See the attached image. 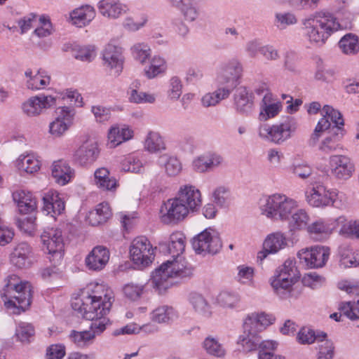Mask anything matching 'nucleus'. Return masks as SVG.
<instances>
[{
    "label": "nucleus",
    "instance_id": "nucleus-36",
    "mask_svg": "<svg viewBox=\"0 0 359 359\" xmlns=\"http://www.w3.org/2000/svg\"><path fill=\"white\" fill-rule=\"evenodd\" d=\"M271 95L269 93H266L262 99L259 116L264 121L275 117L282 108L280 102L271 103Z\"/></svg>",
    "mask_w": 359,
    "mask_h": 359
},
{
    "label": "nucleus",
    "instance_id": "nucleus-12",
    "mask_svg": "<svg viewBox=\"0 0 359 359\" xmlns=\"http://www.w3.org/2000/svg\"><path fill=\"white\" fill-rule=\"evenodd\" d=\"M187 206L177 197L168 199L161 208V220L165 224H175L182 221L189 214Z\"/></svg>",
    "mask_w": 359,
    "mask_h": 359
},
{
    "label": "nucleus",
    "instance_id": "nucleus-51",
    "mask_svg": "<svg viewBox=\"0 0 359 359\" xmlns=\"http://www.w3.org/2000/svg\"><path fill=\"white\" fill-rule=\"evenodd\" d=\"M318 343L320 344L318 345L317 359H333L334 356L333 342L326 338H321Z\"/></svg>",
    "mask_w": 359,
    "mask_h": 359
},
{
    "label": "nucleus",
    "instance_id": "nucleus-48",
    "mask_svg": "<svg viewBox=\"0 0 359 359\" xmlns=\"http://www.w3.org/2000/svg\"><path fill=\"white\" fill-rule=\"evenodd\" d=\"M69 337L78 347L83 348L93 343L95 334L89 330L83 332L72 330Z\"/></svg>",
    "mask_w": 359,
    "mask_h": 359
},
{
    "label": "nucleus",
    "instance_id": "nucleus-44",
    "mask_svg": "<svg viewBox=\"0 0 359 359\" xmlns=\"http://www.w3.org/2000/svg\"><path fill=\"white\" fill-rule=\"evenodd\" d=\"M326 337L327 334L324 332L316 333L313 330L304 327L299 331L297 339L301 344H311Z\"/></svg>",
    "mask_w": 359,
    "mask_h": 359
},
{
    "label": "nucleus",
    "instance_id": "nucleus-33",
    "mask_svg": "<svg viewBox=\"0 0 359 359\" xmlns=\"http://www.w3.org/2000/svg\"><path fill=\"white\" fill-rule=\"evenodd\" d=\"M74 175V170L63 161H55L52 165V176L60 185L68 183Z\"/></svg>",
    "mask_w": 359,
    "mask_h": 359
},
{
    "label": "nucleus",
    "instance_id": "nucleus-4",
    "mask_svg": "<svg viewBox=\"0 0 359 359\" xmlns=\"http://www.w3.org/2000/svg\"><path fill=\"white\" fill-rule=\"evenodd\" d=\"M306 34L311 43L322 45L328 37L340 29V24L330 14H323L303 22Z\"/></svg>",
    "mask_w": 359,
    "mask_h": 359
},
{
    "label": "nucleus",
    "instance_id": "nucleus-38",
    "mask_svg": "<svg viewBox=\"0 0 359 359\" xmlns=\"http://www.w3.org/2000/svg\"><path fill=\"white\" fill-rule=\"evenodd\" d=\"M18 168L28 174H32L40 169L39 161L32 154L20 155L16 161Z\"/></svg>",
    "mask_w": 359,
    "mask_h": 359
},
{
    "label": "nucleus",
    "instance_id": "nucleus-21",
    "mask_svg": "<svg viewBox=\"0 0 359 359\" xmlns=\"http://www.w3.org/2000/svg\"><path fill=\"white\" fill-rule=\"evenodd\" d=\"M177 198L187 206L189 211H196L201 205L200 191L191 185L181 187Z\"/></svg>",
    "mask_w": 359,
    "mask_h": 359
},
{
    "label": "nucleus",
    "instance_id": "nucleus-23",
    "mask_svg": "<svg viewBox=\"0 0 359 359\" xmlns=\"http://www.w3.org/2000/svg\"><path fill=\"white\" fill-rule=\"evenodd\" d=\"M233 104L237 112L249 115L253 110L254 102L252 93L245 86L236 88L233 94Z\"/></svg>",
    "mask_w": 359,
    "mask_h": 359
},
{
    "label": "nucleus",
    "instance_id": "nucleus-28",
    "mask_svg": "<svg viewBox=\"0 0 359 359\" xmlns=\"http://www.w3.org/2000/svg\"><path fill=\"white\" fill-rule=\"evenodd\" d=\"M13 198L20 213L31 214L36 210V201L32 193L23 190L16 191L13 194Z\"/></svg>",
    "mask_w": 359,
    "mask_h": 359
},
{
    "label": "nucleus",
    "instance_id": "nucleus-18",
    "mask_svg": "<svg viewBox=\"0 0 359 359\" xmlns=\"http://www.w3.org/2000/svg\"><path fill=\"white\" fill-rule=\"evenodd\" d=\"M331 173L339 180L350 178L354 170V164L347 156L333 155L330 158Z\"/></svg>",
    "mask_w": 359,
    "mask_h": 359
},
{
    "label": "nucleus",
    "instance_id": "nucleus-7",
    "mask_svg": "<svg viewBox=\"0 0 359 359\" xmlns=\"http://www.w3.org/2000/svg\"><path fill=\"white\" fill-rule=\"evenodd\" d=\"M297 123L293 117L287 116L283 122L272 126L263 125L259 128L261 138L276 144H281L295 133Z\"/></svg>",
    "mask_w": 359,
    "mask_h": 359
},
{
    "label": "nucleus",
    "instance_id": "nucleus-42",
    "mask_svg": "<svg viewBox=\"0 0 359 359\" xmlns=\"http://www.w3.org/2000/svg\"><path fill=\"white\" fill-rule=\"evenodd\" d=\"M172 5L180 9L189 21L195 20L198 15L192 0H169Z\"/></svg>",
    "mask_w": 359,
    "mask_h": 359
},
{
    "label": "nucleus",
    "instance_id": "nucleus-24",
    "mask_svg": "<svg viewBox=\"0 0 359 359\" xmlns=\"http://www.w3.org/2000/svg\"><path fill=\"white\" fill-rule=\"evenodd\" d=\"M287 245L285 236L280 232L269 235L263 243V250L257 254V261L262 262L270 253H276Z\"/></svg>",
    "mask_w": 359,
    "mask_h": 359
},
{
    "label": "nucleus",
    "instance_id": "nucleus-50",
    "mask_svg": "<svg viewBox=\"0 0 359 359\" xmlns=\"http://www.w3.org/2000/svg\"><path fill=\"white\" fill-rule=\"evenodd\" d=\"M173 309L168 306H162L154 309L151 313V320L158 323H168L173 317Z\"/></svg>",
    "mask_w": 359,
    "mask_h": 359
},
{
    "label": "nucleus",
    "instance_id": "nucleus-43",
    "mask_svg": "<svg viewBox=\"0 0 359 359\" xmlns=\"http://www.w3.org/2000/svg\"><path fill=\"white\" fill-rule=\"evenodd\" d=\"M341 51L346 55H354L359 51L358 37L351 33L344 35L339 42Z\"/></svg>",
    "mask_w": 359,
    "mask_h": 359
},
{
    "label": "nucleus",
    "instance_id": "nucleus-40",
    "mask_svg": "<svg viewBox=\"0 0 359 359\" xmlns=\"http://www.w3.org/2000/svg\"><path fill=\"white\" fill-rule=\"evenodd\" d=\"M158 163L164 167L166 174L170 177L177 175L182 170V164L175 156L162 155L159 157Z\"/></svg>",
    "mask_w": 359,
    "mask_h": 359
},
{
    "label": "nucleus",
    "instance_id": "nucleus-1",
    "mask_svg": "<svg viewBox=\"0 0 359 359\" xmlns=\"http://www.w3.org/2000/svg\"><path fill=\"white\" fill-rule=\"evenodd\" d=\"M96 290L91 293H83L82 298L76 299L72 304L74 311L92 323L90 326V332L96 335L101 334L111 324L106 316L109 313L114 302L111 290L106 289L102 285H96Z\"/></svg>",
    "mask_w": 359,
    "mask_h": 359
},
{
    "label": "nucleus",
    "instance_id": "nucleus-31",
    "mask_svg": "<svg viewBox=\"0 0 359 359\" xmlns=\"http://www.w3.org/2000/svg\"><path fill=\"white\" fill-rule=\"evenodd\" d=\"M95 16V9L88 5L76 8L70 13L72 24L78 27L86 26L94 19Z\"/></svg>",
    "mask_w": 359,
    "mask_h": 359
},
{
    "label": "nucleus",
    "instance_id": "nucleus-30",
    "mask_svg": "<svg viewBox=\"0 0 359 359\" xmlns=\"http://www.w3.org/2000/svg\"><path fill=\"white\" fill-rule=\"evenodd\" d=\"M189 302L194 312L199 316L207 319L212 317L211 305L201 294L191 292L189 295Z\"/></svg>",
    "mask_w": 359,
    "mask_h": 359
},
{
    "label": "nucleus",
    "instance_id": "nucleus-6",
    "mask_svg": "<svg viewBox=\"0 0 359 359\" xmlns=\"http://www.w3.org/2000/svg\"><path fill=\"white\" fill-rule=\"evenodd\" d=\"M299 278L292 260H286L276 271L271 279L274 292L283 299L291 297L292 286Z\"/></svg>",
    "mask_w": 359,
    "mask_h": 359
},
{
    "label": "nucleus",
    "instance_id": "nucleus-17",
    "mask_svg": "<svg viewBox=\"0 0 359 359\" xmlns=\"http://www.w3.org/2000/svg\"><path fill=\"white\" fill-rule=\"evenodd\" d=\"M337 196L335 191H329L321 184L313 186L310 190L306 192V197L308 203L316 208L332 205Z\"/></svg>",
    "mask_w": 359,
    "mask_h": 359
},
{
    "label": "nucleus",
    "instance_id": "nucleus-15",
    "mask_svg": "<svg viewBox=\"0 0 359 359\" xmlns=\"http://www.w3.org/2000/svg\"><path fill=\"white\" fill-rule=\"evenodd\" d=\"M75 114L74 108L59 107L55 110V118L49 125V132L55 137L62 136L69 128Z\"/></svg>",
    "mask_w": 359,
    "mask_h": 359
},
{
    "label": "nucleus",
    "instance_id": "nucleus-19",
    "mask_svg": "<svg viewBox=\"0 0 359 359\" xmlns=\"http://www.w3.org/2000/svg\"><path fill=\"white\" fill-rule=\"evenodd\" d=\"M100 155V149L96 142H88L81 145L74 152V161L81 166L93 164Z\"/></svg>",
    "mask_w": 359,
    "mask_h": 359
},
{
    "label": "nucleus",
    "instance_id": "nucleus-64",
    "mask_svg": "<svg viewBox=\"0 0 359 359\" xmlns=\"http://www.w3.org/2000/svg\"><path fill=\"white\" fill-rule=\"evenodd\" d=\"M323 111L325 114L326 116L331 118L332 121L334 123V126H340L343 128L344 125V119L341 114L329 105H325L323 108Z\"/></svg>",
    "mask_w": 359,
    "mask_h": 359
},
{
    "label": "nucleus",
    "instance_id": "nucleus-35",
    "mask_svg": "<svg viewBox=\"0 0 359 359\" xmlns=\"http://www.w3.org/2000/svg\"><path fill=\"white\" fill-rule=\"evenodd\" d=\"M133 130L128 127H111L108 133L110 147H116L133 137Z\"/></svg>",
    "mask_w": 359,
    "mask_h": 359
},
{
    "label": "nucleus",
    "instance_id": "nucleus-62",
    "mask_svg": "<svg viewBox=\"0 0 359 359\" xmlns=\"http://www.w3.org/2000/svg\"><path fill=\"white\" fill-rule=\"evenodd\" d=\"M182 84L181 80L177 77L173 76L170 80L169 89L168 90V95L171 100H177L182 95Z\"/></svg>",
    "mask_w": 359,
    "mask_h": 359
},
{
    "label": "nucleus",
    "instance_id": "nucleus-37",
    "mask_svg": "<svg viewBox=\"0 0 359 359\" xmlns=\"http://www.w3.org/2000/svg\"><path fill=\"white\" fill-rule=\"evenodd\" d=\"M264 341H262L261 337L255 332L243 331V334L239 337L238 344L242 346L243 351L250 352L257 348L261 349Z\"/></svg>",
    "mask_w": 359,
    "mask_h": 359
},
{
    "label": "nucleus",
    "instance_id": "nucleus-54",
    "mask_svg": "<svg viewBox=\"0 0 359 359\" xmlns=\"http://www.w3.org/2000/svg\"><path fill=\"white\" fill-rule=\"evenodd\" d=\"M230 190L227 187L219 186L212 192L213 202L221 208L226 207L229 198Z\"/></svg>",
    "mask_w": 359,
    "mask_h": 359
},
{
    "label": "nucleus",
    "instance_id": "nucleus-59",
    "mask_svg": "<svg viewBox=\"0 0 359 359\" xmlns=\"http://www.w3.org/2000/svg\"><path fill=\"white\" fill-rule=\"evenodd\" d=\"M132 53L134 58L143 64L150 56L151 49L145 43H137L132 47Z\"/></svg>",
    "mask_w": 359,
    "mask_h": 359
},
{
    "label": "nucleus",
    "instance_id": "nucleus-11",
    "mask_svg": "<svg viewBox=\"0 0 359 359\" xmlns=\"http://www.w3.org/2000/svg\"><path fill=\"white\" fill-rule=\"evenodd\" d=\"M330 248L321 245H315L310 248H304L297 253L299 262L310 269L324 266L329 259Z\"/></svg>",
    "mask_w": 359,
    "mask_h": 359
},
{
    "label": "nucleus",
    "instance_id": "nucleus-25",
    "mask_svg": "<svg viewBox=\"0 0 359 359\" xmlns=\"http://www.w3.org/2000/svg\"><path fill=\"white\" fill-rule=\"evenodd\" d=\"M97 9L102 16L110 19H117L129 11L128 6L120 0H100Z\"/></svg>",
    "mask_w": 359,
    "mask_h": 359
},
{
    "label": "nucleus",
    "instance_id": "nucleus-8",
    "mask_svg": "<svg viewBox=\"0 0 359 359\" xmlns=\"http://www.w3.org/2000/svg\"><path fill=\"white\" fill-rule=\"evenodd\" d=\"M44 249L49 255L48 259L53 265L59 264L64 256V240L59 229H48L41 236Z\"/></svg>",
    "mask_w": 359,
    "mask_h": 359
},
{
    "label": "nucleus",
    "instance_id": "nucleus-22",
    "mask_svg": "<svg viewBox=\"0 0 359 359\" xmlns=\"http://www.w3.org/2000/svg\"><path fill=\"white\" fill-rule=\"evenodd\" d=\"M224 162L223 157L217 153H207L201 155L193 161L192 165L198 172H206L217 168Z\"/></svg>",
    "mask_w": 359,
    "mask_h": 359
},
{
    "label": "nucleus",
    "instance_id": "nucleus-56",
    "mask_svg": "<svg viewBox=\"0 0 359 359\" xmlns=\"http://www.w3.org/2000/svg\"><path fill=\"white\" fill-rule=\"evenodd\" d=\"M203 347L209 354L217 357H222L225 354V351L222 345L212 337H207L205 339Z\"/></svg>",
    "mask_w": 359,
    "mask_h": 359
},
{
    "label": "nucleus",
    "instance_id": "nucleus-10",
    "mask_svg": "<svg viewBox=\"0 0 359 359\" xmlns=\"http://www.w3.org/2000/svg\"><path fill=\"white\" fill-rule=\"evenodd\" d=\"M192 246L197 254L217 253L222 248V241L217 231L206 229L193 238Z\"/></svg>",
    "mask_w": 359,
    "mask_h": 359
},
{
    "label": "nucleus",
    "instance_id": "nucleus-29",
    "mask_svg": "<svg viewBox=\"0 0 359 359\" xmlns=\"http://www.w3.org/2000/svg\"><path fill=\"white\" fill-rule=\"evenodd\" d=\"M31 247L27 243H21L11 253V262L20 269L29 267L31 264Z\"/></svg>",
    "mask_w": 359,
    "mask_h": 359
},
{
    "label": "nucleus",
    "instance_id": "nucleus-63",
    "mask_svg": "<svg viewBox=\"0 0 359 359\" xmlns=\"http://www.w3.org/2000/svg\"><path fill=\"white\" fill-rule=\"evenodd\" d=\"M50 78L48 76H43L39 72L33 78L29 79L27 82L28 88L32 90L39 89L41 87L47 86L50 83Z\"/></svg>",
    "mask_w": 359,
    "mask_h": 359
},
{
    "label": "nucleus",
    "instance_id": "nucleus-55",
    "mask_svg": "<svg viewBox=\"0 0 359 359\" xmlns=\"http://www.w3.org/2000/svg\"><path fill=\"white\" fill-rule=\"evenodd\" d=\"M73 56L81 61L90 62L94 57V48L92 46L75 45L72 48Z\"/></svg>",
    "mask_w": 359,
    "mask_h": 359
},
{
    "label": "nucleus",
    "instance_id": "nucleus-2",
    "mask_svg": "<svg viewBox=\"0 0 359 359\" xmlns=\"http://www.w3.org/2000/svg\"><path fill=\"white\" fill-rule=\"evenodd\" d=\"M191 274L192 269L187 266L182 257H176L156 269L152 273L151 284L158 294H162L174 284L173 278H185Z\"/></svg>",
    "mask_w": 359,
    "mask_h": 359
},
{
    "label": "nucleus",
    "instance_id": "nucleus-58",
    "mask_svg": "<svg viewBox=\"0 0 359 359\" xmlns=\"http://www.w3.org/2000/svg\"><path fill=\"white\" fill-rule=\"evenodd\" d=\"M34 334V327L27 323H20L15 330V335L22 342L29 341V339Z\"/></svg>",
    "mask_w": 359,
    "mask_h": 359
},
{
    "label": "nucleus",
    "instance_id": "nucleus-9",
    "mask_svg": "<svg viewBox=\"0 0 359 359\" xmlns=\"http://www.w3.org/2000/svg\"><path fill=\"white\" fill-rule=\"evenodd\" d=\"M132 261L139 269H143L154 259V248L149 241L144 236L135 238L130 248Z\"/></svg>",
    "mask_w": 359,
    "mask_h": 359
},
{
    "label": "nucleus",
    "instance_id": "nucleus-27",
    "mask_svg": "<svg viewBox=\"0 0 359 359\" xmlns=\"http://www.w3.org/2000/svg\"><path fill=\"white\" fill-rule=\"evenodd\" d=\"M271 320L265 313H252L248 314L243 322V331L248 332H255L259 334L271 324Z\"/></svg>",
    "mask_w": 359,
    "mask_h": 359
},
{
    "label": "nucleus",
    "instance_id": "nucleus-5",
    "mask_svg": "<svg viewBox=\"0 0 359 359\" xmlns=\"http://www.w3.org/2000/svg\"><path fill=\"white\" fill-rule=\"evenodd\" d=\"M297 207L295 201L278 194L266 197L260 203L262 214L273 220H288Z\"/></svg>",
    "mask_w": 359,
    "mask_h": 359
},
{
    "label": "nucleus",
    "instance_id": "nucleus-32",
    "mask_svg": "<svg viewBox=\"0 0 359 359\" xmlns=\"http://www.w3.org/2000/svg\"><path fill=\"white\" fill-rule=\"evenodd\" d=\"M43 212L55 217L65 210V202L59 197L58 194H46L43 197Z\"/></svg>",
    "mask_w": 359,
    "mask_h": 359
},
{
    "label": "nucleus",
    "instance_id": "nucleus-14",
    "mask_svg": "<svg viewBox=\"0 0 359 359\" xmlns=\"http://www.w3.org/2000/svg\"><path fill=\"white\" fill-rule=\"evenodd\" d=\"M243 66L237 60H232L224 64L217 77L218 82L224 85L223 88L229 89L230 93L239 83V79L242 76Z\"/></svg>",
    "mask_w": 359,
    "mask_h": 359
},
{
    "label": "nucleus",
    "instance_id": "nucleus-39",
    "mask_svg": "<svg viewBox=\"0 0 359 359\" xmlns=\"http://www.w3.org/2000/svg\"><path fill=\"white\" fill-rule=\"evenodd\" d=\"M185 248V236L181 232L173 233L170 236L168 245L169 253L173 258H179Z\"/></svg>",
    "mask_w": 359,
    "mask_h": 359
},
{
    "label": "nucleus",
    "instance_id": "nucleus-20",
    "mask_svg": "<svg viewBox=\"0 0 359 359\" xmlns=\"http://www.w3.org/2000/svg\"><path fill=\"white\" fill-rule=\"evenodd\" d=\"M344 135L343 128L333 126L327 136L318 144V151L324 154H329L341 149L340 141Z\"/></svg>",
    "mask_w": 359,
    "mask_h": 359
},
{
    "label": "nucleus",
    "instance_id": "nucleus-46",
    "mask_svg": "<svg viewBox=\"0 0 359 359\" xmlns=\"http://www.w3.org/2000/svg\"><path fill=\"white\" fill-rule=\"evenodd\" d=\"M307 229L315 239L321 240L326 238L332 233L333 228L322 221H316L308 226Z\"/></svg>",
    "mask_w": 359,
    "mask_h": 359
},
{
    "label": "nucleus",
    "instance_id": "nucleus-49",
    "mask_svg": "<svg viewBox=\"0 0 359 359\" xmlns=\"http://www.w3.org/2000/svg\"><path fill=\"white\" fill-rule=\"evenodd\" d=\"M166 69V63L163 57L154 56L151 60L150 65L145 69V74L149 79H153L159 74L163 73Z\"/></svg>",
    "mask_w": 359,
    "mask_h": 359
},
{
    "label": "nucleus",
    "instance_id": "nucleus-60",
    "mask_svg": "<svg viewBox=\"0 0 359 359\" xmlns=\"http://www.w3.org/2000/svg\"><path fill=\"white\" fill-rule=\"evenodd\" d=\"M218 304L226 308H233L239 302V297L229 292H222L217 298Z\"/></svg>",
    "mask_w": 359,
    "mask_h": 359
},
{
    "label": "nucleus",
    "instance_id": "nucleus-13",
    "mask_svg": "<svg viewBox=\"0 0 359 359\" xmlns=\"http://www.w3.org/2000/svg\"><path fill=\"white\" fill-rule=\"evenodd\" d=\"M60 96L45 95L43 94L30 97L22 104L23 112L28 116H36L43 110L60 104Z\"/></svg>",
    "mask_w": 359,
    "mask_h": 359
},
{
    "label": "nucleus",
    "instance_id": "nucleus-45",
    "mask_svg": "<svg viewBox=\"0 0 359 359\" xmlns=\"http://www.w3.org/2000/svg\"><path fill=\"white\" fill-rule=\"evenodd\" d=\"M229 95V89L221 87L213 93H209L203 95L201 102L204 107H213L217 105L221 100L228 97Z\"/></svg>",
    "mask_w": 359,
    "mask_h": 359
},
{
    "label": "nucleus",
    "instance_id": "nucleus-3",
    "mask_svg": "<svg viewBox=\"0 0 359 359\" xmlns=\"http://www.w3.org/2000/svg\"><path fill=\"white\" fill-rule=\"evenodd\" d=\"M5 297L7 308L16 307L25 311L31 304L32 286L29 282L18 283V277L11 275L8 277L6 283L1 293Z\"/></svg>",
    "mask_w": 359,
    "mask_h": 359
},
{
    "label": "nucleus",
    "instance_id": "nucleus-57",
    "mask_svg": "<svg viewBox=\"0 0 359 359\" xmlns=\"http://www.w3.org/2000/svg\"><path fill=\"white\" fill-rule=\"evenodd\" d=\"M277 346V343L273 341H265L263 342L262 348L259 352V359H285L282 355H274L271 351Z\"/></svg>",
    "mask_w": 359,
    "mask_h": 359
},
{
    "label": "nucleus",
    "instance_id": "nucleus-34",
    "mask_svg": "<svg viewBox=\"0 0 359 359\" xmlns=\"http://www.w3.org/2000/svg\"><path fill=\"white\" fill-rule=\"evenodd\" d=\"M95 184L102 190L113 191L117 187V182L110 177L109 171L106 168H97L94 173Z\"/></svg>",
    "mask_w": 359,
    "mask_h": 359
},
{
    "label": "nucleus",
    "instance_id": "nucleus-61",
    "mask_svg": "<svg viewBox=\"0 0 359 359\" xmlns=\"http://www.w3.org/2000/svg\"><path fill=\"white\" fill-rule=\"evenodd\" d=\"M39 24V26L34 29V34L40 38L50 35L52 33V25L49 18L45 16L40 17Z\"/></svg>",
    "mask_w": 359,
    "mask_h": 359
},
{
    "label": "nucleus",
    "instance_id": "nucleus-47",
    "mask_svg": "<svg viewBox=\"0 0 359 359\" xmlns=\"http://www.w3.org/2000/svg\"><path fill=\"white\" fill-rule=\"evenodd\" d=\"M144 148L151 153L161 151L165 149L163 138L158 133L151 131L148 133L145 141Z\"/></svg>",
    "mask_w": 359,
    "mask_h": 359
},
{
    "label": "nucleus",
    "instance_id": "nucleus-41",
    "mask_svg": "<svg viewBox=\"0 0 359 359\" xmlns=\"http://www.w3.org/2000/svg\"><path fill=\"white\" fill-rule=\"evenodd\" d=\"M287 221L291 231L300 230L307 227L309 217L304 210L297 208Z\"/></svg>",
    "mask_w": 359,
    "mask_h": 359
},
{
    "label": "nucleus",
    "instance_id": "nucleus-53",
    "mask_svg": "<svg viewBox=\"0 0 359 359\" xmlns=\"http://www.w3.org/2000/svg\"><path fill=\"white\" fill-rule=\"evenodd\" d=\"M130 90L128 92L129 94V101L136 104L154 103L155 102V96L150 93L138 91L137 89L130 88Z\"/></svg>",
    "mask_w": 359,
    "mask_h": 359
},
{
    "label": "nucleus",
    "instance_id": "nucleus-52",
    "mask_svg": "<svg viewBox=\"0 0 359 359\" xmlns=\"http://www.w3.org/2000/svg\"><path fill=\"white\" fill-rule=\"evenodd\" d=\"M297 22V19L292 13H277L275 15L274 24L280 29H285L288 26L295 25Z\"/></svg>",
    "mask_w": 359,
    "mask_h": 359
},
{
    "label": "nucleus",
    "instance_id": "nucleus-26",
    "mask_svg": "<svg viewBox=\"0 0 359 359\" xmlns=\"http://www.w3.org/2000/svg\"><path fill=\"white\" fill-rule=\"evenodd\" d=\"M109 259V252L107 248L98 245L91 250L86 258V264L90 270L100 271Z\"/></svg>",
    "mask_w": 359,
    "mask_h": 359
},
{
    "label": "nucleus",
    "instance_id": "nucleus-16",
    "mask_svg": "<svg viewBox=\"0 0 359 359\" xmlns=\"http://www.w3.org/2000/svg\"><path fill=\"white\" fill-rule=\"evenodd\" d=\"M102 55L104 66L114 70L115 74L118 75L123 64L122 48L115 42L111 41L105 46Z\"/></svg>",
    "mask_w": 359,
    "mask_h": 359
}]
</instances>
